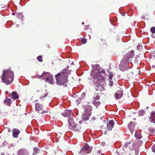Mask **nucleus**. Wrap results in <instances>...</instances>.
<instances>
[{
  "instance_id": "1",
  "label": "nucleus",
  "mask_w": 155,
  "mask_h": 155,
  "mask_svg": "<svg viewBox=\"0 0 155 155\" xmlns=\"http://www.w3.org/2000/svg\"><path fill=\"white\" fill-rule=\"evenodd\" d=\"M98 65H95L93 66V71L91 73L92 78L95 80L94 87L96 91H99L100 92L103 91L105 84L103 75L104 74L105 71L103 69L100 68Z\"/></svg>"
},
{
  "instance_id": "2",
  "label": "nucleus",
  "mask_w": 155,
  "mask_h": 155,
  "mask_svg": "<svg viewBox=\"0 0 155 155\" xmlns=\"http://www.w3.org/2000/svg\"><path fill=\"white\" fill-rule=\"evenodd\" d=\"M134 56V51L133 50L124 55L119 65V68L121 71H124L128 70L129 63L131 61L130 58H133Z\"/></svg>"
},
{
  "instance_id": "3",
  "label": "nucleus",
  "mask_w": 155,
  "mask_h": 155,
  "mask_svg": "<svg viewBox=\"0 0 155 155\" xmlns=\"http://www.w3.org/2000/svg\"><path fill=\"white\" fill-rule=\"evenodd\" d=\"M67 70L66 69H64L61 73H58L55 75L57 84L58 85L63 86L64 87L67 86V84L68 81Z\"/></svg>"
},
{
  "instance_id": "4",
  "label": "nucleus",
  "mask_w": 155,
  "mask_h": 155,
  "mask_svg": "<svg viewBox=\"0 0 155 155\" xmlns=\"http://www.w3.org/2000/svg\"><path fill=\"white\" fill-rule=\"evenodd\" d=\"M1 79L3 82L6 84L8 85L11 84L14 79L13 71L10 69L3 70Z\"/></svg>"
},
{
  "instance_id": "5",
  "label": "nucleus",
  "mask_w": 155,
  "mask_h": 155,
  "mask_svg": "<svg viewBox=\"0 0 155 155\" xmlns=\"http://www.w3.org/2000/svg\"><path fill=\"white\" fill-rule=\"evenodd\" d=\"M69 124V128L75 132H80L81 130V126L78 124H77L74 121L73 118L72 117H69L68 119Z\"/></svg>"
},
{
  "instance_id": "6",
  "label": "nucleus",
  "mask_w": 155,
  "mask_h": 155,
  "mask_svg": "<svg viewBox=\"0 0 155 155\" xmlns=\"http://www.w3.org/2000/svg\"><path fill=\"white\" fill-rule=\"evenodd\" d=\"M92 147H90L87 143H85L83 147L81 148L79 153L82 155L89 153L92 150Z\"/></svg>"
},
{
  "instance_id": "7",
  "label": "nucleus",
  "mask_w": 155,
  "mask_h": 155,
  "mask_svg": "<svg viewBox=\"0 0 155 155\" xmlns=\"http://www.w3.org/2000/svg\"><path fill=\"white\" fill-rule=\"evenodd\" d=\"M35 110L39 114H44L47 113L48 111L45 110L44 109L43 106L39 103L35 104Z\"/></svg>"
},
{
  "instance_id": "8",
  "label": "nucleus",
  "mask_w": 155,
  "mask_h": 155,
  "mask_svg": "<svg viewBox=\"0 0 155 155\" xmlns=\"http://www.w3.org/2000/svg\"><path fill=\"white\" fill-rule=\"evenodd\" d=\"M73 114L72 110H66L62 114V116L64 117H71Z\"/></svg>"
},
{
  "instance_id": "9",
  "label": "nucleus",
  "mask_w": 155,
  "mask_h": 155,
  "mask_svg": "<svg viewBox=\"0 0 155 155\" xmlns=\"http://www.w3.org/2000/svg\"><path fill=\"white\" fill-rule=\"evenodd\" d=\"M123 95V91L122 90H119L115 94L114 97L116 99L118 100L121 98Z\"/></svg>"
},
{
  "instance_id": "10",
  "label": "nucleus",
  "mask_w": 155,
  "mask_h": 155,
  "mask_svg": "<svg viewBox=\"0 0 155 155\" xmlns=\"http://www.w3.org/2000/svg\"><path fill=\"white\" fill-rule=\"evenodd\" d=\"M50 75L49 72H44L41 75L39 76L40 78H41L43 80H45L47 78H48V77H49Z\"/></svg>"
},
{
  "instance_id": "11",
  "label": "nucleus",
  "mask_w": 155,
  "mask_h": 155,
  "mask_svg": "<svg viewBox=\"0 0 155 155\" xmlns=\"http://www.w3.org/2000/svg\"><path fill=\"white\" fill-rule=\"evenodd\" d=\"M13 136L15 138L18 137V135L20 133V131L17 129L15 128L12 130Z\"/></svg>"
},
{
  "instance_id": "12",
  "label": "nucleus",
  "mask_w": 155,
  "mask_h": 155,
  "mask_svg": "<svg viewBox=\"0 0 155 155\" xmlns=\"http://www.w3.org/2000/svg\"><path fill=\"white\" fill-rule=\"evenodd\" d=\"M149 119L151 122H153L155 123V112L154 111H153L151 112Z\"/></svg>"
},
{
  "instance_id": "13",
  "label": "nucleus",
  "mask_w": 155,
  "mask_h": 155,
  "mask_svg": "<svg viewBox=\"0 0 155 155\" xmlns=\"http://www.w3.org/2000/svg\"><path fill=\"white\" fill-rule=\"evenodd\" d=\"M91 116V113H86L83 114L82 116V119L84 121L87 120L89 118V117Z\"/></svg>"
},
{
  "instance_id": "14",
  "label": "nucleus",
  "mask_w": 155,
  "mask_h": 155,
  "mask_svg": "<svg viewBox=\"0 0 155 155\" xmlns=\"http://www.w3.org/2000/svg\"><path fill=\"white\" fill-rule=\"evenodd\" d=\"M114 126V122L113 120H110L109 121V123L107 124V126L108 127L109 130H111Z\"/></svg>"
},
{
  "instance_id": "15",
  "label": "nucleus",
  "mask_w": 155,
  "mask_h": 155,
  "mask_svg": "<svg viewBox=\"0 0 155 155\" xmlns=\"http://www.w3.org/2000/svg\"><path fill=\"white\" fill-rule=\"evenodd\" d=\"M128 127L129 128L130 132L132 133V132L134 131L135 127L134 124L131 122H130L128 125Z\"/></svg>"
},
{
  "instance_id": "16",
  "label": "nucleus",
  "mask_w": 155,
  "mask_h": 155,
  "mask_svg": "<svg viewBox=\"0 0 155 155\" xmlns=\"http://www.w3.org/2000/svg\"><path fill=\"white\" fill-rule=\"evenodd\" d=\"M45 81L46 82H48L49 83L52 84H54V83L52 76L51 75H50L48 78H47L45 80Z\"/></svg>"
},
{
  "instance_id": "17",
  "label": "nucleus",
  "mask_w": 155,
  "mask_h": 155,
  "mask_svg": "<svg viewBox=\"0 0 155 155\" xmlns=\"http://www.w3.org/2000/svg\"><path fill=\"white\" fill-rule=\"evenodd\" d=\"M11 97V98H13L14 100H16L18 97V96L16 91L12 92V95L9 96V97Z\"/></svg>"
},
{
  "instance_id": "18",
  "label": "nucleus",
  "mask_w": 155,
  "mask_h": 155,
  "mask_svg": "<svg viewBox=\"0 0 155 155\" xmlns=\"http://www.w3.org/2000/svg\"><path fill=\"white\" fill-rule=\"evenodd\" d=\"M4 102L5 105L10 106L12 103L11 99L6 97L4 100Z\"/></svg>"
},
{
  "instance_id": "19",
  "label": "nucleus",
  "mask_w": 155,
  "mask_h": 155,
  "mask_svg": "<svg viewBox=\"0 0 155 155\" xmlns=\"http://www.w3.org/2000/svg\"><path fill=\"white\" fill-rule=\"evenodd\" d=\"M92 104L97 107L99 106L101 104V102L98 100H93Z\"/></svg>"
},
{
  "instance_id": "20",
  "label": "nucleus",
  "mask_w": 155,
  "mask_h": 155,
  "mask_svg": "<svg viewBox=\"0 0 155 155\" xmlns=\"http://www.w3.org/2000/svg\"><path fill=\"white\" fill-rule=\"evenodd\" d=\"M135 138L138 139H140L142 138V135L140 133H137L135 134Z\"/></svg>"
},
{
  "instance_id": "21",
  "label": "nucleus",
  "mask_w": 155,
  "mask_h": 155,
  "mask_svg": "<svg viewBox=\"0 0 155 155\" xmlns=\"http://www.w3.org/2000/svg\"><path fill=\"white\" fill-rule=\"evenodd\" d=\"M91 108L90 106L86 107L84 108V111L86 113H91Z\"/></svg>"
},
{
  "instance_id": "22",
  "label": "nucleus",
  "mask_w": 155,
  "mask_h": 155,
  "mask_svg": "<svg viewBox=\"0 0 155 155\" xmlns=\"http://www.w3.org/2000/svg\"><path fill=\"white\" fill-rule=\"evenodd\" d=\"M97 94L94 95L93 97V100H98L100 98V96L97 94Z\"/></svg>"
},
{
  "instance_id": "23",
  "label": "nucleus",
  "mask_w": 155,
  "mask_h": 155,
  "mask_svg": "<svg viewBox=\"0 0 155 155\" xmlns=\"http://www.w3.org/2000/svg\"><path fill=\"white\" fill-rule=\"evenodd\" d=\"M145 113V111L143 110H140L138 112L139 115L140 116H143Z\"/></svg>"
},
{
  "instance_id": "24",
  "label": "nucleus",
  "mask_w": 155,
  "mask_h": 155,
  "mask_svg": "<svg viewBox=\"0 0 155 155\" xmlns=\"http://www.w3.org/2000/svg\"><path fill=\"white\" fill-rule=\"evenodd\" d=\"M37 59L39 62H42L43 61L42 57L41 56H38L37 57Z\"/></svg>"
},
{
  "instance_id": "25",
  "label": "nucleus",
  "mask_w": 155,
  "mask_h": 155,
  "mask_svg": "<svg viewBox=\"0 0 155 155\" xmlns=\"http://www.w3.org/2000/svg\"><path fill=\"white\" fill-rule=\"evenodd\" d=\"M85 95L84 94H82V95H81V98L80 99L78 98L77 101V102L79 101L80 100H82L84 99L85 97Z\"/></svg>"
},
{
  "instance_id": "26",
  "label": "nucleus",
  "mask_w": 155,
  "mask_h": 155,
  "mask_svg": "<svg viewBox=\"0 0 155 155\" xmlns=\"http://www.w3.org/2000/svg\"><path fill=\"white\" fill-rule=\"evenodd\" d=\"M150 31L153 33H155V27H152L150 28Z\"/></svg>"
},
{
  "instance_id": "27",
  "label": "nucleus",
  "mask_w": 155,
  "mask_h": 155,
  "mask_svg": "<svg viewBox=\"0 0 155 155\" xmlns=\"http://www.w3.org/2000/svg\"><path fill=\"white\" fill-rule=\"evenodd\" d=\"M81 41L83 44H85L87 42V39L85 38L82 39Z\"/></svg>"
},
{
  "instance_id": "28",
  "label": "nucleus",
  "mask_w": 155,
  "mask_h": 155,
  "mask_svg": "<svg viewBox=\"0 0 155 155\" xmlns=\"http://www.w3.org/2000/svg\"><path fill=\"white\" fill-rule=\"evenodd\" d=\"M48 94V93L47 92L45 94V95L44 96H41V99H42V100H44L43 98H45V97H47Z\"/></svg>"
},
{
  "instance_id": "29",
  "label": "nucleus",
  "mask_w": 155,
  "mask_h": 155,
  "mask_svg": "<svg viewBox=\"0 0 155 155\" xmlns=\"http://www.w3.org/2000/svg\"><path fill=\"white\" fill-rule=\"evenodd\" d=\"M99 44H100V45H103L104 43V41L103 40L101 39L99 41Z\"/></svg>"
},
{
  "instance_id": "30",
  "label": "nucleus",
  "mask_w": 155,
  "mask_h": 155,
  "mask_svg": "<svg viewBox=\"0 0 155 155\" xmlns=\"http://www.w3.org/2000/svg\"><path fill=\"white\" fill-rule=\"evenodd\" d=\"M109 79L110 80H111L112 79V78L113 77V75L112 74H111V73H110L109 74Z\"/></svg>"
},
{
  "instance_id": "31",
  "label": "nucleus",
  "mask_w": 155,
  "mask_h": 155,
  "mask_svg": "<svg viewBox=\"0 0 155 155\" xmlns=\"http://www.w3.org/2000/svg\"><path fill=\"white\" fill-rule=\"evenodd\" d=\"M151 54L153 57H155V51H152Z\"/></svg>"
},
{
  "instance_id": "32",
  "label": "nucleus",
  "mask_w": 155,
  "mask_h": 155,
  "mask_svg": "<svg viewBox=\"0 0 155 155\" xmlns=\"http://www.w3.org/2000/svg\"><path fill=\"white\" fill-rule=\"evenodd\" d=\"M152 150L155 153V144H154L152 147Z\"/></svg>"
},
{
  "instance_id": "33",
  "label": "nucleus",
  "mask_w": 155,
  "mask_h": 155,
  "mask_svg": "<svg viewBox=\"0 0 155 155\" xmlns=\"http://www.w3.org/2000/svg\"><path fill=\"white\" fill-rule=\"evenodd\" d=\"M113 85V82L111 81V80H110L109 81V85L110 86H112Z\"/></svg>"
},
{
  "instance_id": "34",
  "label": "nucleus",
  "mask_w": 155,
  "mask_h": 155,
  "mask_svg": "<svg viewBox=\"0 0 155 155\" xmlns=\"http://www.w3.org/2000/svg\"><path fill=\"white\" fill-rule=\"evenodd\" d=\"M141 46L140 45H138L137 46V48L138 50H140V47H141Z\"/></svg>"
},
{
  "instance_id": "35",
  "label": "nucleus",
  "mask_w": 155,
  "mask_h": 155,
  "mask_svg": "<svg viewBox=\"0 0 155 155\" xmlns=\"http://www.w3.org/2000/svg\"><path fill=\"white\" fill-rule=\"evenodd\" d=\"M105 142H102L101 143V144L103 146H104L105 145Z\"/></svg>"
},
{
  "instance_id": "36",
  "label": "nucleus",
  "mask_w": 155,
  "mask_h": 155,
  "mask_svg": "<svg viewBox=\"0 0 155 155\" xmlns=\"http://www.w3.org/2000/svg\"><path fill=\"white\" fill-rule=\"evenodd\" d=\"M23 151V150H19L18 151V153H20L21 152H22Z\"/></svg>"
},
{
  "instance_id": "37",
  "label": "nucleus",
  "mask_w": 155,
  "mask_h": 155,
  "mask_svg": "<svg viewBox=\"0 0 155 155\" xmlns=\"http://www.w3.org/2000/svg\"><path fill=\"white\" fill-rule=\"evenodd\" d=\"M137 71H138V74H140V71H138V69H137Z\"/></svg>"
},
{
  "instance_id": "38",
  "label": "nucleus",
  "mask_w": 155,
  "mask_h": 155,
  "mask_svg": "<svg viewBox=\"0 0 155 155\" xmlns=\"http://www.w3.org/2000/svg\"><path fill=\"white\" fill-rule=\"evenodd\" d=\"M79 123L80 124H81L82 123V121H79Z\"/></svg>"
},
{
  "instance_id": "39",
  "label": "nucleus",
  "mask_w": 155,
  "mask_h": 155,
  "mask_svg": "<svg viewBox=\"0 0 155 155\" xmlns=\"http://www.w3.org/2000/svg\"><path fill=\"white\" fill-rule=\"evenodd\" d=\"M125 15V13H123L122 14V15L123 16H124Z\"/></svg>"
},
{
  "instance_id": "40",
  "label": "nucleus",
  "mask_w": 155,
  "mask_h": 155,
  "mask_svg": "<svg viewBox=\"0 0 155 155\" xmlns=\"http://www.w3.org/2000/svg\"><path fill=\"white\" fill-rule=\"evenodd\" d=\"M18 15H21V14L20 13H18Z\"/></svg>"
},
{
  "instance_id": "41",
  "label": "nucleus",
  "mask_w": 155,
  "mask_h": 155,
  "mask_svg": "<svg viewBox=\"0 0 155 155\" xmlns=\"http://www.w3.org/2000/svg\"><path fill=\"white\" fill-rule=\"evenodd\" d=\"M82 24L83 25H84V22H82Z\"/></svg>"
},
{
  "instance_id": "42",
  "label": "nucleus",
  "mask_w": 155,
  "mask_h": 155,
  "mask_svg": "<svg viewBox=\"0 0 155 155\" xmlns=\"http://www.w3.org/2000/svg\"><path fill=\"white\" fill-rule=\"evenodd\" d=\"M36 149H37H37H35V148H34V150H36Z\"/></svg>"
}]
</instances>
